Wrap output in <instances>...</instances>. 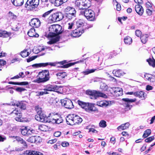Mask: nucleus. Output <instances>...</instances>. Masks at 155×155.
Returning a JSON list of instances; mask_svg holds the SVG:
<instances>
[{"label":"nucleus","mask_w":155,"mask_h":155,"mask_svg":"<svg viewBox=\"0 0 155 155\" xmlns=\"http://www.w3.org/2000/svg\"><path fill=\"white\" fill-rule=\"evenodd\" d=\"M135 33L136 35L138 37H140L142 35L141 32L139 30H137L135 31Z\"/></svg>","instance_id":"obj_58"},{"label":"nucleus","mask_w":155,"mask_h":155,"mask_svg":"<svg viewBox=\"0 0 155 155\" xmlns=\"http://www.w3.org/2000/svg\"><path fill=\"white\" fill-rule=\"evenodd\" d=\"M75 1V4L76 6L78 7L80 9L84 10L86 8H88L91 6V1Z\"/></svg>","instance_id":"obj_5"},{"label":"nucleus","mask_w":155,"mask_h":155,"mask_svg":"<svg viewBox=\"0 0 155 155\" xmlns=\"http://www.w3.org/2000/svg\"><path fill=\"white\" fill-rule=\"evenodd\" d=\"M11 114L18 115V117H17L15 118V120L18 121L23 122V118L21 117V114L19 109L18 108L15 109L11 113Z\"/></svg>","instance_id":"obj_15"},{"label":"nucleus","mask_w":155,"mask_h":155,"mask_svg":"<svg viewBox=\"0 0 155 155\" xmlns=\"http://www.w3.org/2000/svg\"><path fill=\"white\" fill-rule=\"evenodd\" d=\"M16 91L18 92H21L26 90V89L21 87H17L15 89Z\"/></svg>","instance_id":"obj_57"},{"label":"nucleus","mask_w":155,"mask_h":155,"mask_svg":"<svg viewBox=\"0 0 155 155\" xmlns=\"http://www.w3.org/2000/svg\"><path fill=\"white\" fill-rule=\"evenodd\" d=\"M65 12H68L66 16L69 19L74 18L76 16V11L75 8L72 7L68 6L64 9Z\"/></svg>","instance_id":"obj_7"},{"label":"nucleus","mask_w":155,"mask_h":155,"mask_svg":"<svg viewBox=\"0 0 155 155\" xmlns=\"http://www.w3.org/2000/svg\"><path fill=\"white\" fill-rule=\"evenodd\" d=\"M52 11L53 10H51L45 13L42 15V17L43 18H45L47 17L52 12Z\"/></svg>","instance_id":"obj_56"},{"label":"nucleus","mask_w":155,"mask_h":155,"mask_svg":"<svg viewBox=\"0 0 155 155\" xmlns=\"http://www.w3.org/2000/svg\"><path fill=\"white\" fill-rule=\"evenodd\" d=\"M27 141L30 143H35L34 136H32L27 140Z\"/></svg>","instance_id":"obj_55"},{"label":"nucleus","mask_w":155,"mask_h":155,"mask_svg":"<svg viewBox=\"0 0 155 155\" xmlns=\"http://www.w3.org/2000/svg\"><path fill=\"white\" fill-rule=\"evenodd\" d=\"M74 114H72L69 115L67 116L66 119L67 124L71 125H74Z\"/></svg>","instance_id":"obj_19"},{"label":"nucleus","mask_w":155,"mask_h":155,"mask_svg":"<svg viewBox=\"0 0 155 155\" xmlns=\"http://www.w3.org/2000/svg\"><path fill=\"white\" fill-rule=\"evenodd\" d=\"M29 24L31 26L33 27L38 28L40 25L41 22L39 19L34 18L31 20Z\"/></svg>","instance_id":"obj_16"},{"label":"nucleus","mask_w":155,"mask_h":155,"mask_svg":"<svg viewBox=\"0 0 155 155\" xmlns=\"http://www.w3.org/2000/svg\"><path fill=\"white\" fill-rule=\"evenodd\" d=\"M18 155H43L42 153L36 151L26 150L22 154Z\"/></svg>","instance_id":"obj_21"},{"label":"nucleus","mask_w":155,"mask_h":155,"mask_svg":"<svg viewBox=\"0 0 155 155\" xmlns=\"http://www.w3.org/2000/svg\"><path fill=\"white\" fill-rule=\"evenodd\" d=\"M100 89L102 91H105L108 90V87L105 83H102L100 85Z\"/></svg>","instance_id":"obj_46"},{"label":"nucleus","mask_w":155,"mask_h":155,"mask_svg":"<svg viewBox=\"0 0 155 155\" xmlns=\"http://www.w3.org/2000/svg\"><path fill=\"white\" fill-rule=\"evenodd\" d=\"M77 102L79 105L81 107L84 109L85 110V108L86 107L87 102H85L79 100H78Z\"/></svg>","instance_id":"obj_41"},{"label":"nucleus","mask_w":155,"mask_h":155,"mask_svg":"<svg viewBox=\"0 0 155 155\" xmlns=\"http://www.w3.org/2000/svg\"><path fill=\"white\" fill-rule=\"evenodd\" d=\"M147 61L150 66L153 67H155V59L153 57L147 59Z\"/></svg>","instance_id":"obj_36"},{"label":"nucleus","mask_w":155,"mask_h":155,"mask_svg":"<svg viewBox=\"0 0 155 155\" xmlns=\"http://www.w3.org/2000/svg\"><path fill=\"white\" fill-rule=\"evenodd\" d=\"M151 133V130L150 129H148L144 131L142 137L144 138H146L149 136Z\"/></svg>","instance_id":"obj_43"},{"label":"nucleus","mask_w":155,"mask_h":155,"mask_svg":"<svg viewBox=\"0 0 155 155\" xmlns=\"http://www.w3.org/2000/svg\"><path fill=\"white\" fill-rule=\"evenodd\" d=\"M36 95L37 96H40V95H42L44 94H48V93L46 91H38L36 92Z\"/></svg>","instance_id":"obj_52"},{"label":"nucleus","mask_w":155,"mask_h":155,"mask_svg":"<svg viewBox=\"0 0 155 155\" xmlns=\"http://www.w3.org/2000/svg\"><path fill=\"white\" fill-rule=\"evenodd\" d=\"M134 94L135 96L138 97L142 100L144 99L146 96V94L143 91L136 92Z\"/></svg>","instance_id":"obj_26"},{"label":"nucleus","mask_w":155,"mask_h":155,"mask_svg":"<svg viewBox=\"0 0 155 155\" xmlns=\"http://www.w3.org/2000/svg\"><path fill=\"white\" fill-rule=\"evenodd\" d=\"M28 35L30 37L37 38L39 36L38 34L36 33L35 29L33 28H31L29 30L28 32Z\"/></svg>","instance_id":"obj_24"},{"label":"nucleus","mask_w":155,"mask_h":155,"mask_svg":"<svg viewBox=\"0 0 155 155\" xmlns=\"http://www.w3.org/2000/svg\"><path fill=\"white\" fill-rule=\"evenodd\" d=\"M15 105L21 109L24 110L26 108V102L24 101H18L16 102Z\"/></svg>","instance_id":"obj_22"},{"label":"nucleus","mask_w":155,"mask_h":155,"mask_svg":"<svg viewBox=\"0 0 155 155\" xmlns=\"http://www.w3.org/2000/svg\"><path fill=\"white\" fill-rule=\"evenodd\" d=\"M36 57H37L35 56H32V57H31L27 59V61L28 62H30L31 61H33V60H34V59H35L36 58Z\"/></svg>","instance_id":"obj_60"},{"label":"nucleus","mask_w":155,"mask_h":155,"mask_svg":"<svg viewBox=\"0 0 155 155\" xmlns=\"http://www.w3.org/2000/svg\"><path fill=\"white\" fill-rule=\"evenodd\" d=\"M85 110L88 112L95 111H96V109L93 104L87 102Z\"/></svg>","instance_id":"obj_23"},{"label":"nucleus","mask_w":155,"mask_h":155,"mask_svg":"<svg viewBox=\"0 0 155 155\" xmlns=\"http://www.w3.org/2000/svg\"><path fill=\"white\" fill-rule=\"evenodd\" d=\"M82 15H84L88 21H94L96 20L94 12L91 9L85 8L84 11H81L80 12Z\"/></svg>","instance_id":"obj_3"},{"label":"nucleus","mask_w":155,"mask_h":155,"mask_svg":"<svg viewBox=\"0 0 155 155\" xmlns=\"http://www.w3.org/2000/svg\"><path fill=\"white\" fill-rule=\"evenodd\" d=\"M124 42L126 44L130 45L132 42V39L129 36H127L124 38Z\"/></svg>","instance_id":"obj_39"},{"label":"nucleus","mask_w":155,"mask_h":155,"mask_svg":"<svg viewBox=\"0 0 155 155\" xmlns=\"http://www.w3.org/2000/svg\"><path fill=\"white\" fill-rule=\"evenodd\" d=\"M8 20H15L17 18V16L11 12H9L7 15Z\"/></svg>","instance_id":"obj_29"},{"label":"nucleus","mask_w":155,"mask_h":155,"mask_svg":"<svg viewBox=\"0 0 155 155\" xmlns=\"http://www.w3.org/2000/svg\"><path fill=\"white\" fill-rule=\"evenodd\" d=\"M6 64V62L3 60L0 59V66H4Z\"/></svg>","instance_id":"obj_61"},{"label":"nucleus","mask_w":155,"mask_h":155,"mask_svg":"<svg viewBox=\"0 0 155 155\" xmlns=\"http://www.w3.org/2000/svg\"><path fill=\"white\" fill-rule=\"evenodd\" d=\"M61 103L62 105L66 108L70 109L74 107L71 101L67 98L61 100Z\"/></svg>","instance_id":"obj_10"},{"label":"nucleus","mask_w":155,"mask_h":155,"mask_svg":"<svg viewBox=\"0 0 155 155\" xmlns=\"http://www.w3.org/2000/svg\"><path fill=\"white\" fill-rule=\"evenodd\" d=\"M146 13L148 15L150 16L152 14V11L149 8H147L146 9Z\"/></svg>","instance_id":"obj_64"},{"label":"nucleus","mask_w":155,"mask_h":155,"mask_svg":"<svg viewBox=\"0 0 155 155\" xmlns=\"http://www.w3.org/2000/svg\"><path fill=\"white\" fill-rule=\"evenodd\" d=\"M57 64V63L55 62L41 63L34 64L32 65V66L35 68H38L40 67H45L48 65L51 66H55Z\"/></svg>","instance_id":"obj_12"},{"label":"nucleus","mask_w":155,"mask_h":155,"mask_svg":"<svg viewBox=\"0 0 155 155\" xmlns=\"http://www.w3.org/2000/svg\"><path fill=\"white\" fill-rule=\"evenodd\" d=\"M148 35L147 34L143 35L140 37L141 41L143 44L145 43L147 41Z\"/></svg>","instance_id":"obj_42"},{"label":"nucleus","mask_w":155,"mask_h":155,"mask_svg":"<svg viewBox=\"0 0 155 155\" xmlns=\"http://www.w3.org/2000/svg\"><path fill=\"white\" fill-rule=\"evenodd\" d=\"M56 76L58 78L62 79L67 76V74L65 72H60L57 73Z\"/></svg>","instance_id":"obj_38"},{"label":"nucleus","mask_w":155,"mask_h":155,"mask_svg":"<svg viewBox=\"0 0 155 155\" xmlns=\"http://www.w3.org/2000/svg\"><path fill=\"white\" fill-rule=\"evenodd\" d=\"M38 77V78L34 80V82L39 83L48 81L50 78L48 70H45L39 72Z\"/></svg>","instance_id":"obj_2"},{"label":"nucleus","mask_w":155,"mask_h":155,"mask_svg":"<svg viewBox=\"0 0 155 155\" xmlns=\"http://www.w3.org/2000/svg\"><path fill=\"white\" fill-rule=\"evenodd\" d=\"M110 101H100L96 102V105L98 106L104 107H106L110 104Z\"/></svg>","instance_id":"obj_20"},{"label":"nucleus","mask_w":155,"mask_h":155,"mask_svg":"<svg viewBox=\"0 0 155 155\" xmlns=\"http://www.w3.org/2000/svg\"><path fill=\"white\" fill-rule=\"evenodd\" d=\"M154 139V136H152L151 137H150L145 140V142L147 143H150Z\"/></svg>","instance_id":"obj_51"},{"label":"nucleus","mask_w":155,"mask_h":155,"mask_svg":"<svg viewBox=\"0 0 155 155\" xmlns=\"http://www.w3.org/2000/svg\"><path fill=\"white\" fill-rule=\"evenodd\" d=\"M145 78L146 79H147L148 81H149L150 82H153L155 81V79L154 78H150L148 77V75H144Z\"/></svg>","instance_id":"obj_53"},{"label":"nucleus","mask_w":155,"mask_h":155,"mask_svg":"<svg viewBox=\"0 0 155 155\" xmlns=\"http://www.w3.org/2000/svg\"><path fill=\"white\" fill-rule=\"evenodd\" d=\"M35 119L39 121L46 123L50 122L48 119V117L43 113L40 114L36 115L35 116Z\"/></svg>","instance_id":"obj_13"},{"label":"nucleus","mask_w":155,"mask_h":155,"mask_svg":"<svg viewBox=\"0 0 155 155\" xmlns=\"http://www.w3.org/2000/svg\"><path fill=\"white\" fill-rule=\"evenodd\" d=\"M130 125V124L129 123H126L125 124H122L121 125L118 127L117 129L119 130H125L128 128Z\"/></svg>","instance_id":"obj_27"},{"label":"nucleus","mask_w":155,"mask_h":155,"mask_svg":"<svg viewBox=\"0 0 155 155\" xmlns=\"http://www.w3.org/2000/svg\"><path fill=\"white\" fill-rule=\"evenodd\" d=\"M59 87L57 85H52L51 84H48L45 86L44 89V91H55L56 90L59 89Z\"/></svg>","instance_id":"obj_17"},{"label":"nucleus","mask_w":155,"mask_h":155,"mask_svg":"<svg viewBox=\"0 0 155 155\" xmlns=\"http://www.w3.org/2000/svg\"><path fill=\"white\" fill-rule=\"evenodd\" d=\"M35 130L32 128H28L27 127H25L21 130V134L24 136H29L35 133Z\"/></svg>","instance_id":"obj_14"},{"label":"nucleus","mask_w":155,"mask_h":155,"mask_svg":"<svg viewBox=\"0 0 155 155\" xmlns=\"http://www.w3.org/2000/svg\"><path fill=\"white\" fill-rule=\"evenodd\" d=\"M74 119V125L76 124H79L81 123L82 121V119L81 117L75 114Z\"/></svg>","instance_id":"obj_28"},{"label":"nucleus","mask_w":155,"mask_h":155,"mask_svg":"<svg viewBox=\"0 0 155 155\" xmlns=\"http://www.w3.org/2000/svg\"><path fill=\"white\" fill-rule=\"evenodd\" d=\"M145 6L147 8H151L152 6V3L148 1L146 3Z\"/></svg>","instance_id":"obj_59"},{"label":"nucleus","mask_w":155,"mask_h":155,"mask_svg":"<svg viewBox=\"0 0 155 155\" xmlns=\"http://www.w3.org/2000/svg\"><path fill=\"white\" fill-rule=\"evenodd\" d=\"M113 73L115 76L118 77H120L123 74V72L120 70H114Z\"/></svg>","instance_id":"obj_32"},{"label":"nucleus","mask_w":155,"mask_h":155,"mask_svg":"<svg viewBox=\"0 0 155 155\" xmlns=\"http://www.w3.org/2000/svg\"><path fill=\"white\" fill-rule=\"evenodd\" d=\"M86 94L91 96L90 98L91 99H96L97 96L106 98L107 96L99 91H97L95 90H87L86 91Z\"/></svg>","instance_id":"obj_6"},{"label":"nucleus","mask_w":155,"mask_h":155,"mask_svg":"<svg viewBox=\"0 0 155 155\" xmlns=\"http://www.w3.org/2000/svg\"><path fill=\"white\" fill-rule=\"evenodd\" d=\"M35 143H38L41 142V138L38 136H34Z\"/></svg>","instance_id":"obj_50"},{"label":"nucleus","mask_w":155,"mask_h":155,"mask_svg":"<svg viewBox=\"0 0 155 155\" xmlns=\"http://www.w3.org/2000/svg\"><path fill=\"white\" fill-rule=\"evenodd\" d=\"M83 61L82 60H80L79 61H78V62H76L74 63H68L66 64H65L64 65L62 66L61 67L62 68H68L70 66H71L72 65H74V64L79 62H83Z\"/></svg>","instance_id":"obj_33"},{"label":"nucleus","mask_w":155,"mask_h":155,"mask_svg":"<svg viewBox=\"0 0 155 155\" xmlns=\"http://www.w3.org/2000/svg\"><path fill=\"white\" fill-rule=\"evenodd\" d=\"M60 38L58 37H55L53 38L51 40L48 41L47 43L50 45L52 44L56 43L59 41Z\"/></svg>","instance_id":"obj_40"},{"label":"nucleus","mask_w":155,"mask_h":155,"mask_svg":"<svg viewBox=\"0 0 155 155\" xmlns=\"http://www.w3.org/2000/svg\"><path fill=\"white\" fill-rule=\"evenodd\" d=\"M99 126L100 127L104 128L107 126L106 122L104 120H101L99 123Z\"/></svg>","instance_id":"obj_49"},{"label":"nucleus","mask_w":155,"mask_h":155,"mask_svg":"<svg viewBox=\"0 0 155 155\" xmlns=\"http://www.w3.org/2000/svg\"><path fill=\"white\" fill-rule=\"evenodd\" d=\"M39 1H27L25 7L28 10H32L36 8L39 4Z\"/></svg>","instance_id":"obj_9"},{"label":"nucleus","mask_w":155,"mask_h":155,"mask_svg":"<svg viewBox=\"0 0 155 155\" xmlns=\"http://www.w3.org/2000/svg\"><path fill=\"white\" fill-rule=\"evenodd\" d=\"M8 84H12L14 85H26L28 84V82H13L12 81H9Z\"/></svg>","instance_id":"obj_34"},{"label":"nucleus","mask_w":155,"mask_h":155,"mask_svg":"<svg viewBox=\"0 0 155 155\" xmlns=\"http://www.w3.org/2000/svg\"><path fill=\"white\" fill-rule=\"evenodd\" d=\"M76 25L78 27L77 28L84 29V28H82L84 25V23L83 20H78L76 23Z\"/></svg>","instance_id":"obj_37"},{"label":"nucleus","mask_w":155,"mask_h":155,"mask_svg":"<svg viewBox=\"0 0 155 155\" xmlns=\"http://www.w3.org/2000/svg\"><path fill=\"white\" fill-rule=\"evenodd\" d=\"M84 31V30L83 29L77 28L73 30L72 32L66 31L64 32L66 36H71L73 37H78L80 36Z\"/></svg>","instance_id":"obj_4"},{"label":"nucleus","mask_w":155,"mask_h":155,"mask_svg":"<svg viewBox=\"0 0 155 155\" xmlns=\"http://www.w3.org/2000/svg\"><path fill=\"white\" fill-rule=\"evenodd\" d=\"M50 2L56 6H59L65 2H63V1H49Z\"/></svg>","instance_id":"obj_31"},{"label":"nucleus","mask_w":155,"mask_h":155,"mask_svg":"<svg viewBox=\"0 0 155 155\" xmlns=\"http://www.w3.org/2000/svg\"><path fill=\"white\" fill-rule=\"evenodd\" d=\"M64 18V15L61 12H56L52 14L49 18L52 22L59 21Z\"/></svg>","instance_id":"obj_8"},{"label":"nucleus","mask_w":155,"mask_h":155,"mask_svg":"<svg viewBox=\"0 0 155 155\" xmlns=\"http://www.w3.org/2000/svg\"><path fill=\"white\" fill-rule=\"evenodd\" d=\"M35 110L38 114H43L42 108L38 106H35Z\"/></svg>","instance_id":"obj_48"},{"label":"nucleus","mask_w":155,"mask_h":155,"mask_svg":"<svg viewBox=\"0 0 155 155\" xmlns=\"http://www.w3.org/2000/svg\"><path fill=\"white\" fill-rule=\"evenodd\" d=\"M114 4L115 3H117V10L118 11H119L121 10V5H120L119 4L117 1H113Z\"/></svg>","instance_id":"obj_54"},{"label":"nucleus","mask_w":155,"mask_h":155,"mask_svg":"<svg viewBox=\"0 0 155 155\" xmlns=\"http://www.w3.org/2000/svg\"><path fill=\"white\" fill-rule=\"evenodd\" d=\"M97 69H87L82 72L84 75H87L91 73L94 72Z\"/></svg>","instance_id":"obj_45"},{"label":"nucleus","mask_w":155,"mask_h":155,"mask_svg":"<svg viewBox=\"0 0 155 155\" xmlns=\"http://www.w3.org/2000/svg\"><path fill=\"white\" fill-rule=\"evenodd\" d=\"M61 132L59 131H57L55 132L54 133V135L55 137H58L61 135Z\"/></svg>","instance_id":"obj_63"},{"label":"nucleus","mask_w":155,"mask_h":155,"mask_svg":"<svg viewBox=\"0 0 155 155\" xmlns=\"http://www.w3.org/2000/svg\"><path fill=\"white\" fill-rule=\"evenodd\" d=\"M114 92V95L116 96H119L123 94V90L121 88L119 87H110Z\"/></svg>","instance_id":"obj_18"},{"label":"nucleus","mask_w":155,"mask_h":155,"mask_svg":"<svg viewBox=\"0 0 155 155\" xmlns=\"http://www.w3.org/2000/svg\"><path fill=\"white\" fill-rule=\"evenodd\" d=\"M135 10L137 13L140 15H142L143 12V9L141 6L137 5L135 6Z\"/></svg>","instance_id":"obj_25"},{"label":"nucleus","mask_w":155,"mask_h":155,"mask_svg":"<svg viewBox=\"0 0 155 155\" xmlns=\"http://www.w3.org/2000/svg\"><path fill=\"white\" fill-rule=\"evenodd\" d=\"M61 145L63 147L68 146L69 145L68 143L66 141H64L62 143Z\"/></svg>","instance_id":"obj_62"},{"label":"nucleus","mask_w":155,"mask_h":155,"mask_svg":"<svg viewBox=\"0 0 155 155\" xmlns=\"http://www.w3.org/2000/svg\"><path fill=\"white\" fill-rule=\"evenodd\" d=\"M30 54L29 52L27 50H25L21 51L20 54L22 57L25 58L28 56Z\"/></svg>","instance_id":"obj_44"},{"label":"nucleus","mask_w":155,"mask_h":155,"mask_svg":"<svg viewBox=\"0 0 155 155\" xmlns=\"http://www.w3.org/2000/svg\"><path fill=\"white\" fill-rule=\"evenodd\" d=\"M124 101L123 105L125 108L127 110H130L132 107V106L130 105V103L135 102L136 101V99H130L128 98H124L122 99Z\"/></svg>","instance_id":"obj_11"},{"label":"nucleus","mask_w":155,"mask_h":155,"mask_svg":"<svg viewBox=\"0 0 155 155\" xmlns=\"http://www.w3.org/2000/svg\"><path fill=\"white\" fill-rule=\"evenodd\" d=\"M51 121L53 123L59 124L62 122L63 120L61 117H59L57 119H53Z\"/></svg>","instance_id":"obj_47"},{"label":"nucleus","mask_w":155,"mask_h":155,"mask_svg":"<svg viewBox=\"0 0 155 155\" xmlns=\"http://www.w3.org/2000/svg\"><path fill=\"white\" fill-rule=\"evenodd\" d=\"M12 3L16 6H21L24 3V1H11Z\"/></svg>","instance_id":"obj_35"},{"label":"nucleus","mask_w":155,"mask_h":155,"mask_svg":"<svg viewBox=\"0 0 155 155\" xmlns=\"http://www.w3.org/2000/svg\"><path fill=\"white\" fill-rule=\"evenodd\" d=\"M11 35L10 33L5 31H0V37L7 38Z\"/></svg>","instance_id":"obj_30"},{"label":"nucleus","mask_w":155,"mask_h":155,"mask_svg":"<svg viewBox=\"0 0 155 155\" xmlns=\"http://www.w3.org/2000/svg\"><path fill=\"white\" fill-rule=\"evenodd\" d=\"M49 32L48 35V37H53L56 35L61 34L63 31L61 26L58 24L51 25L49 27Z\"/></svg>","instance_id":"obj_1"}]
</instances>
